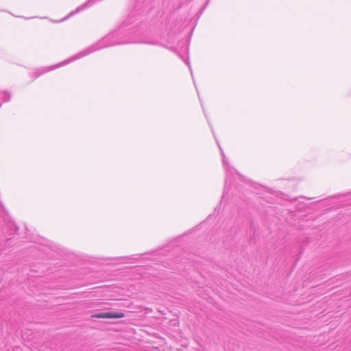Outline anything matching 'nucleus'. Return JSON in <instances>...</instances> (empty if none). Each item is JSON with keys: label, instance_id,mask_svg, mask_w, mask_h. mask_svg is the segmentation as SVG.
Wrapping results in <instances>:
<instances>
[{"label": "nucleus", "instance_id": "nucleus-1", "mask_svg": "<svg viewBox=\"0 0 351 351\" xmlns=\"http://www.w3.org/2000/svg\"><path fill=\"white\" fill-rule=\"evenodd\" d=\"M125 315L122 312L112 313V312H105L91 315L92 318H100V319H118L124 317Z\"/></svg>", "mask_w": 351, "mask_h": 351}]
</instances>
